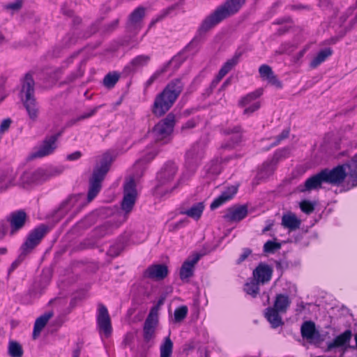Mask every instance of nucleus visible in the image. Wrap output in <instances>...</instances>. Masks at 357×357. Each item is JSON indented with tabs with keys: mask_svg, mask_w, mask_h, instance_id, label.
<instances>
[{
	"mask_svg": "<svg viewBox=\"0 0 357 357\" xmlns=\"http://www.w3.org/2000/svg\"><path fill=\"white\" fill-rule=\"evenodd\" d=\"M113 160L112 153H105L100 162L94 168L92 176L89 180V189L87 196L88 202H91L98 194L101 189V183L109 171Z\"/></svg>",
	"mask_w": 357,
	"mask_h": 357,
	"instance_id": "f257e3e1",
	"label": "nucleus"
},
{
	"mask_svg": "<svg viewBox=\"0 0 357 357\" xmlns=\"http://www.w3.org/2000/svg\"><path fill=\"white\" fill-rule=\"evenodd\" d=\"M245 0H228L223 6L206 17L201 25L202 31H207L213 27L225 18L236 13Z\"/></svg>",
	"mask_w": 357,
	"mask_h": 357,
	"instance_id": "f03ea898",
	"label": "nucleus"
},
{
	"mask_svg": "<svg viewBox=\"0 0 357 357\" xmlns=\"http://www.w3.org/2000/svg\"><path fill=\"white\" fill-rule=\"evenodd\" d=\"M181 91L178 84H169L163 91L158 95L155 99L153 112L157 116H162L166 113L173 105Z\"/></svg>",
	"mask_w": 357,
	"mask_h": 357,
	"instance_id": "7ed1b4c3",
	"label": "nucleus"
},
{
	"mask_svg": "<svg viewBox=\"0 0 357 357\" xmlns=\"http://www.w3.org/2000/svg\"><path fill=\"white\" fill-rule=\"evenodd\" d=\"M321 172L324 174L325 183H340L345 178L347 174L357 181V154L348 164L337 166L332 170L324 169Z\"/></svg>",
	"mask_w": 357,
	"mask_h": 357,
	"instance_id": "20e7f679",
	"label": "nucleus"
},
{
	"mask_svg": "<svg viewBox=\"0 0 357 357\" xmlns=\"http://www.w3.org/2000/svg\"><path fill=\"white\" fill-rule=\"evenodd\" d=\"M204 156V146L202 144H194L186 153L185 169L180 181L188 180L196 172L198 165Z\"/></svg>",
	"mask_w": 357,
	"mask_h": 357,
	"instance_id": "39448f33",
	"label": "nucleus"
},
{
	"mask_svg": "<svg viewBox=\"0 0 357 357\" xmlns=\"http://www.w3.org/2000/svg\"><path fill=\"white\" fill-rule=\"evenodd\" d=\"M178 171V167L173 162L167 163L158 174V185L156 188L158 192L164 191L172 192L177 186L174 182V178Z\"/></svg>",
	"mask_w": 357,
	"mask_h": 357,
	"instance_id": "423d86ee",
	"label": "nucleus"
},
{
	"mask_svg": "<svg viewBox=\"0 0 357 357\" xmlns=\"http://www.w3.org/2000/svg\"><path fill=\"white\" fill-rule=\"evenodd\" d=\"M200 41L194 38L181 52L174 55L167 63L170 67H178L182 65H188L192 57L199 51Z\"/></svg>",
	"mask_w": 357,
	"mask_h": 357,
	"instance_id": "0eeeda50",
	"label": "nucleus"
},
{
	"mask_svg": "<svg viewBox=\"0 0 357 357\" xmlns=\"http://www.w3.org/2000/svg\"><path fill=\"white\" fill-rule=\"evenodd\" d=\"M175 123V117L169 114L165 119L157 123L151 132L153 137L162 144H166L169 141V137L173 131Z\"/></svg>",
	"mask_w": 357,
	"mask_h": 357,
	"instance_id": "6e6552de",
	"label": "nucleus"
},
{
	"mask_svg": "<svg viewBox=\"0 0 357 357\" xmlns=\"http://www.w3.org/2000/svg\"><path fill=\"white\" fill-rule=\"evenodd\" d=\"M352 333L350 330H347L344 333L335 337L332 341L327 342L326 351H340L343 355L349 347V343L351 340Z\"/></svg>",
	"mask_w": 357,
	"mask_h": 357,
	"instance_id": "1a4fd4ad",
	"label": "nucleus"
},
{
	"mask_svg": "<svg viewBox=\"0 0 357 357\" xmlns=\"http://www.w3.org/2000/svg\"><path fill=\"white\" fill-rule=\"evenodd\" d=\"M352 333L350 330H347L344 333L335 337L332 341L327 342L326 351H340L343 355L349 347V343L351 340Z\"/></svg>",
	"mask_w": 357,
	"mask_h": 357,
	"instance_id": "9d476101",
	"label": "nucleus"
},
{
	"mask_svg": "<svg viewBox=\"0 0 357 357\" xmlns=\"http://www.w3.org/2000/svg\"><path fill=\"white\" fill-rule=\"evenodd\" d=\"M137 198L135 178H128L124 184V196L121 203L122 210L129 213L132 209Z\"/></svg>",
	"mask_w": 357,
	"mask_h": 357,
	"instance_id": "9b49d317",
	"label": "nucleus"
},
{
	"mask_svg": "<svg viewBox=\"0 0 357 357\" xmlns=\"http://www.w3.org/2000/svg\"><path fill=\"white\" fill-rule=\"evenodd\" d=\"M264 90L261 88L248 93L240 101V105L244 107L243 114L250 115L260 107V102L258 98L263 94Z\"/></svg>",
	"mask_w": 357,
	"mask_h": 357,
	"instance_id": "f8f14e48",
	"label": "nucleus"
},
{
	"mask_svg": "<svg viewBox=\"0 0 357 357\" xmlns=\"http://www.w3.org/2000/svg\"><path fill=\"white\" fill-rule=\"evenodd\" d=\"M97 324L100 335L105 337H109L112 331L110 317L107 307L103 305H99L97 314Z\"/></svg>",
	"mask_w": 357,
	"mask_h": 357,
	"instance_id": "ddd939ff",
	"label": "nucleus"
},
{
	"mask_svg": "<svg viewBox=\"0 0 357 357\" xmlns=\"http://www.w3.org/2000/svg\"><path fill=\"white\" fill-rule=\"evenodd\" d=\"M158 323V307H153L144 326V338L146 342H149L154 338Z\"/></svg>",
	"mask_w": 357,
	"mask_h": 357,
	"instance_id": "4468645a",
	"label": "nucleus"
},
{
	"mask_svg": "<svg viewBox=\"0 0 357 357\" xmlns=\"http://www.w3.org/2000/svg\"><path fill=\"white\" fill-rule=\"evenodd\" d=\"M159 152V146L158 144L151 146V147H148L146 150L144 152L143 155L141 158L135 162L134 165L135 169L137 171H140L141 173H136V176H139L142 175V172L145 169V165L151 162L155 155Z\"/></svg>",
	"mask_w": 357,
	"mask_h": 357,
	"instance_id": "2eb2a0df",
	"label": "nucleus"
},
{
	"mask_svg": "<svg viewBox=\"0 0 357 357\" xmlns=\"http://www.w3.org/2000/svg\"><path fill=\"white\" fill-rule=\"evenodd\" d=\"M45 233L46 227L45 226H40L31 232L25 243L22 245V252L26 254L36 247Z\"/></svg>",
	"mask_w": 357,
	"mask_h": 357,
	"instance_id": "dca6fc26",
	"label": "nucleus"
},
{
	"mask_svg": "<svg viewBox=\"0 0 357 357\" xmlns=\"http://www.w3.org/2000/svg\"><path fill=\"white\" fill-rule=\"evenodd\" d=\"M200 255L195 253L190 256L182 264L180 278L183 281L188 280L192 276L195 266L200 259Z\"/></svg>",
	"mask_w": 357,
	"mask_h": 357,
	"instance_id": "f3484780",
	"label": "nucleus"
},
{
	"mask_svg": "<svg viewBox=\"0 0 357 357\" xmlns=\"http://www.w3.org/2000/svg\"><path fill=\"white\" fill-rule=\"evenodd\" d=\"M59 136V134L52 135L47 138L39 147L38 150L34 153V156L41 158L53 153L56 149V141Z\"/></svg>",
	"mask_w": 357,
	"mask_h": 357,
	"instance_id": "a211bd4d",
	"label": "nucleus"
},
{
	"mask_svg": "<svg viewBox=\"0 0 357 357\" xmlns=\"http://www.w3.org/2000/svg\"><path fill=\"white\" fill-rule=\"evenodd\" d=\"M35 82L30 74H26L22 80V87L20 93L21 100L32 98L34 97Z\"/></svg>",
	"mask_w": 357,
	"mask_h": 357,
	"instance_id": "6ab92c4d",
	"label": "nucleus"
},
{
	"mask_svg": "<svg viewBox=\"0 0 357 357\" xmlns=\"http://www.w3.org/2000/svg\"><path fill=\"white\" fill-rule=\"evenodd\" d=\"M323 174H324L321 172L312 176L307 179L303 185H298L297 190L299 192H305L319 188L321 184L325 182Z\"/></svg>",
	"mask_w": 357,
	"mask_h": 357,
	"instance_id": "aec40b11",
	"label": "nucleus"
},
{
	"mask_svg": "<svg viewBox=\"0 0 357 357\" xmlns=\"http://www.w3.org/2000/svg\"><path fill=\"white\" fill-rule=\"evenodd\" d=\"M237 190L238 187L236 185H231L227 187L224 191L222 192L220 195L215 198L211 203V208H217L227 202L231 200L236 194Z\"/></svg>",
	"mask_w": 357,
	"mask_h": 357,
	"instance_id": "412c9836",
	"label": "nucleus"
},
{
	"mask_svg": "<svg viewBox=\"0 0 357 357\" xmlns=\"http://www.w3.org/2000/svg\"><path fill=\"white\" fill-rule=\"evenodd\" d=\"M168 273L167 267L163 264H153L150 266L144 272V276L155 280L165 278Z\"/></svg>",
	"mask_w": 357,
	"mask_h": 357,
	"instance_id": "4be33fe9",
	"label": "nucleus"
},
{
	"mask_svg": "<svg viewBox=\"0 0 357 357\" xmlns=\"http://www.w3.org/2000/svg\"><path fill=\"white\" fill-rule=\"evenodd\" d=\"M272 273L273 271L269 266L260 264L253 271L254 280L259 284H264L271 280Z\"/></svg>",
	"mask_w": 357,
	"mask_h": 357,
	"instance_id": "5701e85b",
	"label": "nucleus"
},
{
	"mask_svg": "<svg viewBox=\"0 0 357 357\" xmlns=\"http://www.w3.org/2000/svg\"><path fill=\"white\" fill-rule=\"evenodd\" d=\"M29 118L35 121L39 116L40 107L35 98L21 100Z\"/></svg>",
	"mask_w": 357,
	"mask_h": 357,
	"instance_id": "b1692460",
	"label": "nucleus"
},
{
	"mask_svg": "<svg viewBox=\"0 0 357 357\" xmlns=\"http://www.w3.org/2000/svg\"><path fill=\"white\" fill-rule=\"evenodd\" d=\"M26 218V213L21 211L14 212L10 215L9 221L11 227L10 234L12 235L24 226Z\"/></svg>",
	"mask_w": 357,
	"mask_h": 357,
	"instance_id": "393cba45",
	"label": "nucleus"
},
{
	"mask_svg": "<svg viewBox=\"0 0 357 357\" xmlns=\"http://www.w3.org/2000/svg\"><path fill=\"white\" fill-rule=\"evenodd\" d=\"M248 215V208L245 206H234L229 208L225 218L230 221H240Z\"/></svg>",
	"mask_w": 357,
	"mask_h": 357,
	"instance_id": "a878e982",
	"label": "nucleus"
},
{
	"mask_svg": "<svg viewBox=\"0 0 357 357\" xmlns=\"http://www.w3.org/2000/svg\"><path fill=\"white\" fill-rule=\"evenodd\" d=\"M53 176H54V173L52 169L40 168L32 173L31 183L39 184L47 181Z\"/></svg>",
	"mask_w": 357,
	"mask_h": 357,
	"instance_id": "bb28decb",
	"label": "nucleus"
},
{
	"mask_svg": "<svg viewBox=\"0 0 357 357\" xmlns=\"http://www.w3.org/2000/svg\"><path fill=\"white\" fill-rule=\"evenodd\" d=\"M301 223V220L291 212H287L282 215V225L289 231L298 229Z\"/></svg>",
	"mask_w": 357,
	"mask_h": 357,
	"instance_id": "cd10ccee",
	"label": "nucleus"
},
{
	"mask_svg": "<svg viewBox=\"0 0 357 357\" xmlns=\"http://www.w3.org/2000/svg\"><path fill=\"white\" fill-rule=\"evenodd\" d=\"M302 337L310 342L314 341L319 337V333L316 331L314 322L305 321L301 328Z\"/></svg>",
	"mask_w": 357,
	"mask_h": 357,
	"instance_id": "c85d7f7f",
	"label": "nucleus"
},
{
	"mask_svg": "<svg viewBox=\"0 0 357 357\" xmlns=\"http://www.w3.org/2000/svg\"><path fill=\"white\" fill-rule=\"evenodd\" d=\"M280 313L281 312L273 307H268L264 312L266 319L273 328H276L283 324Z\"/></svg>",
	"mask_w": 357,
	"mask_h": 357,
	"instance_id": "c756f323",
	"label": "nucleus"
},
{
	"mask_svg": "<svg viewBox=\"0 0 357 357\" xmlns=\"http://www.w3.org/2000/svg\"><path fill=\"white\" fill-rule=\"evenodd\" d=\"M259 74L264 81H266L271 86L281 89L282 82L272 71V68H259Z\"/></svg>",
	"mask_w": 357,
	"mask_h": 357,
	"instance_id": "7c9ffc66",
	"label": "nucleus"
},
{
	"mask_svg": "<svg viewBox=\"0 0 357 357\" xmlns=\"http://www.w3.org/2000/svg\"><path fill=\"white\" fill-rule=\"evenodd\" d=\"M290 303L291 301L288 296L284 294H278L276 296L273 307L275 308L281 313H284L290 305Z\"/></svg>",
	"mask_w": 357,
	"mask_h": 357,
	"instance_id": "2f4dec72",
	"label": "nucleus"
},
{
	"mask_svg": "<svg viewBox=\"0 0 357 357\" xmlns=\"http://www.w3.org/2000/svg\"><path fill=\"white\" fill-rule=\"evenodd\" d=\"M52 312H48L36 319L33 333L34 338H36L39 335L40 331L45 327V326L46 325L49 319L52 317Z\"/></svg>",
	"mask_w": 357,
	"mask_h": 357,
	"instance_id": "473e14b6",
	"label": "nucleus"
},
{
	"mask_svg": "<svg viewBox=\"0 0 357 357\" xmlns=\"http://www.w3.org/2000/svg\"><path fill=\"white\" fill-rule=\"evenodd\" d=\"M84 196L83 195H74L70 197L66 203L63 204L61 211L68 209L69 207H73L77 209L84 202Z\"/></svg>",
	"mask_w": 357,
	"mask_h": 357,
	"instance_id": "72a5a7b5",
	"label": "nucleus"
},
{
	"mask_svg": "<svg viewBox=\"0 0 357 357\" xmlns=\"http://www.w3.org/2000/svg\"><path fill=\"white\" fill-rule=\"evenodd\" d=\"M173 351V342L170 337H166L160 347V357H170Z\"/></svg>",
	"mask_w": 357,
	"mask_h": 357,
	"instance_id": "f704fd0d",
	"label": "nucleus"
},
{
	"mask_svg": "<svg viewBox=\"0 0 357 357\" xmlns=\"http://www.w3.org/2000/svg\"><path fill=\"white\" fill-rule=\"evenodd\" d=\"M228 135H230L231 137L229 139L232 141L231 144H224L222 145L221 149H230L234 146V144L239 142L241 139V133L240 132L239 128H234L231 132H227Z\"/></svg>",
	"mask_w": 357,
	"mask_h": 357,
	"instance_id": "c9c22d12",
	"label": "nucleus"
},
{
	"mask_svg": "<svg viewBox=\"0 0 357 357\" xmlns=\"http://www.w3.org/2000/svg\"><path fill=\"white\" fill-rule=\"evenodd\" d=\"M145 15V9L142 7L136 8L130 16L129 25L135 26L139 24Z\"/></svg>",
	"mask_w": 357,
	"mask_h": 357,
	"instance_id": "e433bc0d",
	"label": "nucleus"
},
{
	"mask_svg": "<svg viewBox=\"0 0 357 357\" xmlns=\"http://www.w3.org/2000/svg\"><path fill=\"white\" fill-rule=\"evenodd\" d=\"M204 208V204L202 202L197 203L193 205L190 209L185 211L183 213L194 219H199L202 215Z\"/></svg>",
	"mask_w": 357,
	"mask_h": 357,
	"instance_id": "4c0bfd02",
	"label": "nucleus"
},
{
	"mask_svg": "<svg viewBox=\"0 0 357 357\" xmlns=\"http://www.w3.org/2000/svg\"><path fill=\"white\" fill-rule=\"evenodd\" d=\"M206 174L210 176H215L220 173L222 167L218 160H212L204 167Z\"/></svg>",
	"mask_w": 357,
	"mask_h": 357,
	"instance_id": "58836bf2",
	"label": "nucleus"
},
{
	"mask_svg": "<svg viewBox=\"0 0 357 357\" xmlns=\"http://www.w3.org/2000/svg\"><path fill=\"white\" fill-rule=\"evenodd\" d=\"M8 352L10 357H22L23 349L22 346L17 342L10 340L8 343Z\"/></svg>",
	"mask_w": 357,
	"mask_h": 357,
	"instance_id": "ea45409f",
	"label": "nucleus"
},
{
	"mask_svg": "<svg viewBox=\"0 0 357 357\" xmlns=\"http://www.w3.org/2000/svg\"><path fill=\"white\" fill-rule=\"evenodd\" d=\"M120 77V74L116 71L109 73L103 79V84L108 89L114 87Z\"/></svg>",
	"mask_w": 357,
	"mask_h": 357,
	"instance_id": "a19ab883",
	"label": "nucleus"
},
{
	"mask_svg": "<svg viewBox=\"0 0 357 357\" xmlns=\"http://www.w3.org/2000/svg\"><path fill=\"white\" fill-rule=\"evenodd\" d=\"M332 54L330 48H326L321 50L317 55L312 60L311 65L312 66H317L320 65L323 61L326 60Z\"/></svg>",
	"mask_w": 357,
	"mask_h": 357,
	"instance_id": "79ce46f5",
	"label": "nucleus"
},
{
	"mask_svg": "<svg viewBox=\"0 0 357 357\" xmlns=\"http://www.w3.org/2000/svg\"><path fill=\"white\" fill-rule=\"evenodd\" d=\"M259 283L253 279L251 281L245 283L244 291L252 297H255L259 293Z\"/></svg>",
	"mask_w": 357,
	"mask_h": 357,
	"instance_id": "37998d69",
	"label": "nucleus"
},
{
	"mask_svg": "<svg viewBox=\"0 0 357 357\" xmlns=\"http://www.w3.org/2000/svg\"><path fill=\"white\" fill-rule=\"evenodd\" d=\"M177 9H178V6L174 5V6H172L167 8V9L162 10L155 18H154L152 20L151 25H153L154 24L162 20L163 18H165V17H167L168 15H171L173 13H176L177 12H175V11Z\"/></svg>",
	"mask_w": 357,
	"mask_h": 357,
	"instance_id": "c03bdc74",
	"label": "nucleus"
},
{
	"mask_svg": "<svg viewBox=\"0 0 357 357\" xmlns=\"http://www.w3.org/2000/svg\"><path fill=\"white\" fill-rule=\"evenodd\" d=\"M150 56L147 55H139L133 59L131 61V64L134 67H140L143 66H147L149 64Z\"/></svg>",
	"mask_w": 357,
	"mask_h": 357,
	"instance_id": "a18cd8bd",
	"label": "nucleus"
},
{
	"mask_svg": "<svg viewBox=\"0 0 357 357\" xmlns=\"http://www.w3.org/2000/svg\"><path fill=\"white\" fill-rule=\"evenodd\" d=\"M280 246V243L278 242L268 241L264 245V251L267 253H273L275 250H279Z\"/></svg>",
	"mask_w": 357,
	"mask_h": 357,
	"instance_id": "49530a36",
	"label": "nucleus"
},
{
	"mask_svg": "<svg viewBox=\"0 0 357 357\" xmlns=\"http://www.w3.org/2000/svg\"><path fill=\"white\" fill-rule=\"evenodd\" d=\"M84 54H85L84 51H82L76 54L72 55L68 59L67 64L68 65L74 64L75 63L73 61L76 60V61H79V63H77L78 65H79V66L85 65V63L84 62Z\"/></svg>",
	"mask_w": 357,
	"mask_h": 357,
	"instance_id": "de8ad7c7",
	"label": "nucleus"
},
{
	"mask_svg": "<svg viewBox=\"0 0 357 357\" xmlns=\"http://www.w3.org/2000/svg\"><path fill=\"white\" fill-rule=\"evenodd\" d=\"M188 307L185 305L176 308L174 311V319L176 321L183 320L187 315Z\"/></svg>",
	"mask_w": 357,
	"mask_h": 357,
	"instance_id": "09e8293b",
	"label": "nucleus"
},
{
	"mask_svg": "<svg viewBox=\"0 0 357 357\" xmlns=\"http://www.w3.org/2000/svg\"><path fill=\"white\" fill-rule=\"evenodd\" d=\"M314 203L310 201L303 200L300 203V208L303 212L309 214L314 211Z\"/></svg>",
	"mask_w": 357,
	"mask_h": 357,
	"instance_id": "8fccbe9b",
	"label": "nucleus"
},
{
	"mask_svg": "<svg viewBox=\"0 0 357 357\" xmlns=\"http://www.w3.org/2000/svg\"><path fill=\"white\" fill-rule=\"evenodd\" d=\"M241 59V53L236 52L234 55L228 59L227 62L225 63L224 67H233L239 63V61Z\"/></svg>",
	"mask_w": 357,
	"mask_h": 357,
	"instance_id": "3c124183",
	"label": "nucleus"
},
{
	"mask_svg": "<svg viewBox=\"0 0 357 357\" xmlns=\"http://www.w3.org/2000/svg\"><path fill=\"white\" fill-rule=\"evenodd\" d=\"M21 7L22 2L20 0H15V1L9 3L5 6V8L11 13L17 11Z\"/></svg>",
	"mask_w": 357,
	"mask_h": 357,
	"instance_id": "603ef678",
	"label": "nucleus"
},
{
	"mask_svg": "<svg viewBox=\"0 0 357 357\" xmlns=\"http://www.w3.org/2000/svg\"><path fill=\"white\" fill-rule=\"evenodd\" d=\"M11 124V120L10 119H6L2 121L0 124V132L4 133L8 131Z\"/></svg>",
	"mask_w": 357,
	"mask_h": 357,
	"instance_id": "864d4df0",
	"label": "nucleus"
},
{
	"mask_svg": "<svg viewBox=\"0 0 357 357\" xmlns=\"http://www.w3.org/2000/svg\"><path fill=\"white\" fill-rule=\"evenodd\" d=\"M75 43V40L71 36H68L65 37L62 40V49H66L69 47L72 44Z\"/></svg>",
	"mask_w": 357,
	"mask_h": 357,
	"instance_id": "5fc2aeb1",
	"label": "nucleus"
},
{
	"mask_svg": "<svg viewBox=\"0 0 357 357\" xmlns=\"http://www.w3.org/2000/svg\"><path fill=\"white\" fill-rule=\"evenodd\" d=\"M289 130H284L282 132L278 137L277 140L271 143V146H275L278 144L281 140L286 139L289 136Z\"/></svg>",
	"mask_w": 357,
	"mask_h": 357,
	"instance_id": "6e6d98bb",
	"label": "nucleus"
},
{
	"mask_svg": "<svg viewBox=\"0 0 357 357\" xmlns=\"http://www.w3.org/2000/svg\"><path fill=\"white\" fill-rule=\"evenodd\" d=\"M82 156V153L80 151H75L73 153L68 154L66 156L68 160H77Z\"/></svg>",
	"mask_w": 357,
	"mask_h": 357,
	"instance_id": "4d7b16f0",
	"label": "nucleus"
},
{
	"mask_svg": "<svg viewBox=\"0 0 357 357\" xmlns=\"http://www.w3.org/2000/svg\"><path fill=\"white\" fill-rule=\"evenodd\" d=\"M163 70L157 71L155 73H154L146 82V86H150L158 77V75H160Z\"/></svg>",
	"mask_w": 357,
	"mask_h": 357,
	"instance_id": "13d9d810",
	"label": "nucleus"
},
{
	"mask_svg": "<svg viewBox=\"0 0 357 357\" xmlns=\"http://www.w3.org/2000/svg\"><path fill=\"white\" fill-rule=\"evenodd\" d=\"M196 126L195 121L194 119H191L188 121L182 127L183 130L192 128Z\"/></svg>",
	"mask_w": 357,
	"mask_h": 357,
	"instance_id": "bf43d9fd",
	"label": "nucleus"
},
{
	"mask_svg": "<svg viewBox=\"0 0 357 357\" xmlns=\"http://www.w3.org/2000/svg\"><path fill=\"white\" fill-rule=\"evenodd\" d=\"M6 229H7L6 222H1L0 223V239H1L4 236L6 231Z\"/></svg>",
	"mask_w": 357,
	"mask_h": 357,
	"instance_id": "052dcab7",
	"label": "nucleus"
},
{
	"mask_svg": "<svg viewBox=\"0 0 357 357\" xmlns=\"http://www.w3.org/2000/svg\"><path fill=\"white\" fill-rule=\"evenodd\" d=\"M229 72V68H221L217 77V81H220Z\"/></svg>",
	"mask_w": 357,
	"mask_h": 357,
	"instance_id": "680f3d73",
	"label": "nucleus"
},
{
	"mask_svg": "<svg viewBox=\"0 0 357 357\" xmlns=\"http://www.w3.org/2000/svg\"><path fill=\"white\" fill-rule=\"evenodd\" d=\"M61 46H56L55 47L51 52V56L52 57H58L59 56L60 52H61Z\"/></svg>",
	"mask_w": 357,
	"mask_h": 357,
	"instance_id": "e2e57ef3",
	"label": "nucleus"
},
{
	"mask_svg": "<svg viewBox=\"0 0 357 357\" xmlns=\"http://www.w3.org/2000/svg\"><path fill=\"white\" fill-rule=\"evenodd\" d=\"M184 222H185L184 221H179L176 223L172 224L169 226L170 227L169 229L174 231V230L178 229L179 227H181L184 224Z\"/></svg>",
	"mask_w": 357,
	"mask_h": 357,
	"instance_id": "0e129e2a",
	"label": "nucleus"
},
{
	"mask_svg": "<svg viewBox=\"0 0 357 357\" xmlns=\"http://www.w3.org/2000/svg\"><path fill=\"white\" fill-rule=\"evenodd\" d=\"M250 254V251L246 250L244 251L243 254L240 257L238 261H243Z\"/></svg>",
	"mask_w": 357,
	"mask_h": 357,
	"instance_id": "69168bd1",
	"label": "nucleus"
},
{
	"mask_svg": "<svg viewBox=\"0 0 357 357\" xmlns=\"http://www.w3.org/2000/svg\"><path fill=\"white\" fill-rule=\"evenodd\" d=\"M289 150L287 149H284L283 150L279 151L277 154H280V156L286 157L289 155Z\"/></svg>",
	"mask_w": 357,
	"mask_h": 357,
	"instance_id": "338daca9",
	"label": "nucleus"
},
{
	"mask_svg": "<svg viewBox=\"0 0 357 357\" xmlns=\"http://www.w3.org/2000/svg\"><path fill=\"white\" fill-rule=\"evenodd\" d=\"M80 355V349L77 347L73 351V357H79Z\"/></svg>",
	"mask_w": 357,
	"mask_h": 357,
	"instance_id": "774afa93",
	"label": "nucleus"
}]
</instances>
